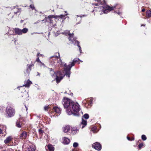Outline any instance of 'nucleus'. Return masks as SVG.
Returning a JSON list of instances; mask_svg holds the SVG:
<instances>
[{"mask_svg": "<svg viewBox=\"0 0 151 151\" xmlns=\"http://www.w3.org/2000/svg\"><path fill=\"white\" fill-rule=\"evenodd\" d=\"M51 59H52V60H54L55 61H57V63L58 65L55 64V65H63H63L64 66V70L65 72V75H66L68 78L70 77V70L71 68L74 65L75 63L77 61V59H74L73 62H70V64L68 65H66L65 63L64 64L62 61L61 60L60 58V55L59 52L56 53L55 55L50 57Z\"/></svg>", "mask_w": 151, "mask_h": 151, "instance_id": "1", "label": "nucleus"}, {"mask_svg": "<svg viewBox=\"0 0 151 151\" xmlns=\"http://www.w3.org/2000/svg\"><path fill=\"white\" fill-rule=\"evenodd\" d=\"M73 102L69 99L65 98L63 99V104L64 107L66 109V112L69 115H71L73 113V111L71 109V104Z\"/></svg>", "mask_w": 151, "mask_h": 151, "instance_id": "2", "label": "nucleus"}, {"mask_svg": "<svg viewBox=\"0 0 151 151\" xmlns=\"http://www.w3.org/2000/svg\"><path fill=\"white\" fill-rule=\"evenodd\" d=\"M97 1L98 3H94L93 4L96 6H97L98 5H102L101 4V2L100 0H97ZM99 6L100 7H99L98 8V9H99L98 10H99V11H101L103 12V13L105 14H106L109 11L114 10L115 8L114 7H111L108 6Z\"/></svg>", "mask_w": 151, "mask_h": 151, "instance_id": "3", "label": "nucleus"}, {"mask_svg": "<svg viewBox=\"0 0 151 151\" xmlns=\"http://www.w3.org/2000/svg\"><path fill=\"white\" fill-rule=\"evenodd\" d=\"M71 109L73 112V113L72 114H73L74 116L79 115L78 112L80 110V108L79 105L78 103L73 102L71 104Z\"/></svg>", "mask_w": 151, "mask_h": 151, "instance_id": "4", "label": "nucleus"}, {"mask_svg": "<svg viewBox=\"0 0 151 151\" xmlns=\"http://www.w3.org/2000/svg\"><path fill=\"white\" fill-rule=\"evenodd\" d=\"M15 111L14 109L10 106L7 107L6 109V116L7 117H10L14 115Z\"/></svg>", "mask_w": 151, "mask_h": 151, "instance_id": "5", "label": "nucleus"}, {"mask_svg": "<svg viewBox=\"0 0 151 151\" xmlns=\"http://www.w3.org/2000/svg\"><path fill=\"white\" fill-rule=\"evenodd\" d=\"M92 147L98 150H100L101 149V144L98 142L93 143L92 145Z\"/></svg>", "mask_w": 151, "mask_h": 151, "instance_id": "6", "label": "nucleus"}, {"mask_svg": "<svg viewBox=\"0 0 151 151\" xmlns=\"http://www.w3.org/2000/svg\"><path fill=\"white\" fill-rule=\"evenodd\" d=\"M70 129V127L69 125L64 126L62 128V130L65 133L68 134Z\"/></svg>", "mask_w": 151, "mask_h": 151, "instance_id": "7", "label": "nucleus"}, {"mask_svg": "<svg viewBox=\"0 0 151 151\" xmlns=\"http://www.w3.org/2000/svg\"><path fill=\"white\" fill-rule=\"evenodd\" d=\"M27 137V132L25 131H23L19 135V137L22 139H25Z\"/></svg>", "mask_w": 151, "mask_h": 151, "instance_id": "8", "label": "nucleus"}, {"mask_svg": "<svg viewBox=\"0 0 151 151\" xmlns=\"http://www.w3.org/2000/svg\"><path fill=\"white\" fill-rule=\"evenodd\" d=\"M35 147L31 145L27 147L25 151H35Z\"/></svg>", "mask_w": 151, "mask_h": 151, "instance_id": "9", "label": "nucleus"}, {"mask_svg": "<svg viewBox=\"0 0 151 151\" xmlns=\"http://www.w3.org/2000/svg\"><path fill=\"white\" fill-rule=\"evenodd\" d=\"M45 147L47 151H54V148L51 145L49 144L46 145Z\"/></svg>", "mask_w": 151, "mask_h": 151, "instance_id": "10", "label": "nucleus"}, {"mask_svg": "<svg viewBox=\"0 0 151 151\" xmlns=\"http://www.w3.org/2000/svg\"><path fill=\"white\" fill-rule=\"evenodd\" d=\"M62 142L64 143L68 144L70 142V139L66 137H63L62 139Z\"/></svg>", "mask_w": 151, "mask_h": 151, "instance_id": "11", "label": "nucleus"}, {"mask_svg": "<svg viewBox=\"0 0 151 151\" xmlns=\"http://www.w3.org/2000/svg\"><path fill=\"white\" fill-rule=\"evenodd\" d=\"M32 82L29 80L24 82V84L23 86L29 87L30 85L32 84Z\"/></svg>", "mask_w": 151, "mask_h": 151, "instance_id": "12", "label": "nucleus"}, {"mask_svg": "<svg viewBox=\"0 0 151 151\" xmlns=\"http://www.w3.org/2000/svg\"><path fill=\"white\" fill-rule=\"evenodd\" d=\"M78 131V130L77 129L76 127H73L71 129V133L72 134H76Z\"/></svg>", "mask_w": 151, "mask_h": 151, "instance_id": "13", "label": "nucleus"}, {"mask_svg": "<svg viewBox=\"0 0 151 151\" xmlns=\"http://www.w3.org/2000/svg\"><path fill=\"white\" fill-rule=\"evenodd\" d=\"M13 139L12 137L11 136H9L5 140H4V143L5 144L8 143L10 141H11L12 139Z\"/></svg>", "mask_w": 151, "mask_h": 151, "instance_id": "14", "label": "nucleus"}, {"mask_svg": "<svg viewBox=\"0 0 151 151\" xmlns=\"http://www.w3.org/2000/svg\"><path fill=\"white\" fill-rule=\"evenodd\" d=\"M87 125V121L84 120L83 119H82V122L81 124V126L82 125V128L84 127H85Z\"/></svg>", "mask_w": 151, "mask_h": 151, "instance_id": "15", "label": "nucleus"}, {"mask_svg": "<svg viewBox=\"0 0 151 151\" xmlns=\"http://www.w3.org/2000/svg\"><path fill=\"white\" fill-rule=\"evenodd\" d=\"M53 109L54 111L56 113L59 114L61 112L60 109L58 107H54Z\"/></svg>", "mask_w": 151, "mask_h": 151, "instance_id": "16", "label": "nucleus"}, {"mask_svg": "<svg viewBox=\"0 0 151 151\" xmlns=\"http://www.w3.org/2000/svg\"><path fill=\"white\" fill-rule=\"evenodd\" d=\"M15 33L19 35H22V30L18 28H16L15 29Z\"/></svg>", "mask_w": 151, "mask_h": 151, "instance_id": "17", "label": "nucleus"}, {"mask_svg": "<svg viewBox=\"0 0 151 151\" xmlns=\"http://www.w3.org/2000/svg\"><path fill=\"white\" fill-rule=\"evenodd\" d=\"M63 76H60L59 77L58 76H57L56 78V82L57 83H58L60 81L63 79Z\"/></svg>", "mask_w": 151, "mask_h": 151, "instance_id": "18", "label": "nucleus"}, {"mask_svg": "<svg viewBox=\"0 0 151 151\" xmlns=\"http://www.w3.org/2000/svg\"><path fill=\"white\" fill-rule=\"evenodd\" d=\"M68 14H65V15H61L60 16H57L56 15V16L55 17V19H58L59 18L60 19H63L64 17H65V16H67L68 15Z\"/></svg>", "mask_w": 151, "mask_h": 151, "instance_id": "19", "label": "nucleus"}, {"mask_svg": "<svg viewBox=\"0 0 151 151\" xmlns=\"http://www.w3.org/2000/svg\"><path fill=\"white\" fill-rule=\"evenodd\" d=\"M22 125V123L20 121H17L16 123V126L20 128Z\"/></svg>", "mask_w": 151, "mask_h": 151, "instance_id": "20", "label": "nucleus"}, {"mask_svg": "<svg viewBox=\"0 0 151 151\" xmlns=\"http://www.w3.org/2000/svg\"><path fill=\"white\" fill-rule=\"evenodd\" d=\"M69 39L70 41H71L72 42H73V40L74 41V40H73L72 39V38H73V34H69Z\"/></svg>", "mask_w": 151, "mask_h": 151, "instance_id": "21", "label": "nucleus"}, {"mask_svg": "<svg viewBox=\"0 0 151 151\" xmlns=\"http://www.w3.org/2000/svg\"><path fill=\"white\" fill-rule=\"evenodd\" d=\"M145 147L144 144L143 143H140L139 144L138 146V147L139 150H140L143 147Z\"/></svg>", "mask_w": 151, "mask_h": 151, "instance_id": "22", "label": "nucleus"}, {"mask_svg": "<svg viewBox=\"0 0 151 151\" xmlns=\"http://www.w3.org/2000/svg\"><path fill=\"white\" fill-rule=\"evenodd\" d=\"M147 16L148 18L151 17V11L149 10L147 11L146 12Z\"/></svg>", "mask_w": 151, "mask_h": 151, "instance_id": "23", "label": "nucleus"}, {"mask_svg": "<svg viewBox=\"0 0 151 151\" xmlns=\"http://www.w3.org/2000/svg\"><path fill=\"white\" fill-rule=\"evenodd\" d=\"M56 16V15H50L48 17V18L49 19V20L51 21V19L52 18H55V17Z\"/></svg>", "mask_w": 151, "mask_h": 151, "instance_id": "24", "label": "nucleus"}, {"mask_svg": "<svg viewBox=\"0 0 151 151\" xmlns=\"http://www.w3.org/2000/svg\"><path fill=\"white\" fill-rule=\"evenodd\" d=\"M28 31V29L26 28H24L22 30V33H25Z\"/></svg>", "mask_w": 151, "mask_h": 151, "instance_id": "25", "label": "nucleus"}, {"mask_svg": "<svg viewBox=\"0 0 151 151\" xmlns=\"http://www.w3.org/2000/svg\"><path fill=\"white\" fill-rule=\"evenodd\" d=\"M0 128H1V130H2V132L3 131H5L6 129V127L4 125H2L0 127Z\"/></svg>", "mask_w": 151, "mask_h": 151, "instance_id": "26", "label": "nucleus"}, {"mask_svg": "<svg viewBox=\"0 0 151 151\" xmlns=\"http://www.w3.org/2000/svg\"><path fill=\"white\" fill-rule=\"evenodd\" d=\"M141 138L142 139L143 141L146 140L147 139L146 136L144 134H143L142 135Z\"/></svg>", "mask_w": 151, "mask_h": 151, "instance_id": "27", "label": "nucleus"}, {"mask_svg": "<svg viewBox=\"0 0 151 151\" xmlns=\"http://www.w3.org/2000/svg\"><path fill=\"white\" fill-rule=\"evenodd\" d=\"M83 117L86 119H88L89 117V116L88 114H86L83 115Z\"/></svg>", "mask_w": 151, "mask_h": 151, "instance_id": "28", "label": "nucleus"}, {"mask_svg": "<svg viewBox=\"0 0 151 151\" xmlns=\"http://www.w3.org/2000/svg\"><path fill=\"white\" fill-rule=\"evenodd\" d=\"M76 42L77 43V45L78 46V47L79 48V51H80V52L81 53V48L80 46L79 45V42H78L77 41Z\"/></svg>", "mask_w": 151, "mask_h": 151, "instance_id": "29", "label": "nucleus"}, {"mask_svg": "<svg viewBox=\"0 0 151 151\" xmlns=\"http://www.w3.org/2000/svg\"><path fill=\"white\" fill-rule=\"evenodd\" d=\"M49 108V106H45L44 107V109L45 111H47Z\"/></svg>", "mask_w": 151, "mask_h": 151, "instance_id": "30", "label": "nucleus"}, {"mask_svg": "<svg viewBox=\"0 0 151 151\" xmlns=\"http://www.w3.org/2000/svg\"><path fill=\"white\" fill-rule=\"evenodd\" d=\"M78 145V144L77 142H74L73 145V146L74 147H77Z\"/></svg>", "mask_w": 151, "mask_h": 151, "instance_id": "31", "label": "nucleus"}, {"mask_svg": "<svg viewBox=\"0 0 151 151\" xmlns=\"http://www.w3.org/2000/svg\"><path fill=\"white\" fill-rule=\"evenodd\" d=\"M29 7H30V8H31V9H32L33 10L35 8V7H34V5H31L29 6Z\"/></svg>", "mask_w": 151, "mask_h": 151, "instance_id": "32", "label": "nucleus"}, {"mask_svg": "<svg viewBox=\"0 0 151 151\" xmlns=\"http://www.w3.org/2000/svg\"><path fill=\"white\" fill-rule=\"evenodd\" d=\"M36 61L37 62H38L39 63H41V61H40V60L39 59V57H37V59L36 60Z\"/></svg>", "mask_w": 151, "mask_h": 151, "instance_id": "33", "label": "nucleus"}, {"mask_svg": "<svg viewBox=\"0 0 151 151\" xmlns=\"http://www.w3.org/2000/svg\"><path fill=\"white\" fill-rule=\"evenodd\" d=\"M39 133L42 134L43 132V131L42 130L40 129L39 130Z\"/></svg>", "mask_w": 151, "mask_h": 151, "instance_id": "34", "label": "nucleus"}, {"mask_svg": "<svg viewBox=\"0 0 151 151\" xmlns=\"http://www.w3.org/2000/svg\"><path fill=\"white\" fill-rule=\"evenodd\" d=\"M87 100H86V99H85L84 100H83V103H87L88 102V101H87Z\"/></svg>", "mask_w": 151, "mask_h": 151, "instance_id": "35", "label": "nucleus"}, {"mask_svg": "<svg viewBox=\"0 0 151 151\" xmlns=\"http://www.w3.org/2000/svg\"><path fill=\"white\" fill-rule=\"evenodd\" d=\"M40 65H41V66H42L44 67H45V65L43 63H42V62H41V63H40Z\"/></svg>", "mask_w": 151, "mask_h": 151, "instance_id": "36", "label": "nucleus"}, {"mask_svg": "<svg viewBox=\"0 0 151 151\" xmlns=\"http://www.w3.org/2000/svg\"><path fill=\"white\" fill-rule=\"evenodd\" d=\"M40 55L42 56L43 55H41V54H40V53H38L37 54V56L38 57H39V56H40Z\"/></svg>", "mask_w": 151, "mask_h": 151, "instance_id": "37", "label": "nucleus"}, {"mask_svg": "<svg viewBox=\"0 0 151 151\" xmlns=\"http://www.w3.org/2000/svg\"><path fill=\"white\" fill-rule=\"evenodd\" d=\"M127 139L129 140H130V137H127Z\"/></svg>", "mask_w": 151, "mask_h": 151, "instance_id": "38", "label": "nucleus"}, {"mask_svg": "<svg viewBox=\"0 0 151 151\" xmlns=\"http://www.w3.org/2000/svg\"><path fill=\"white\" fill-rule=\"evenodd\" d=\"M145 11V9H142V12H144Z\"/></svg>", "mask_w": 151, "mask_h": 151, "instance_id": "39", "label": "nucleus"}, {"mask_svg": "<svg viewBox=\"0 0 151 151\" xmlns=\"http://www.w3.org/2000/svg\"><path fill=\"white\" fill-rule=\"evenodd\" d=\"M116 13L119 15H120L121 14V13L120 12H119L118 13L116 12Z\"/></svg>", "mask_w": 151, "mask_h": 151, "instance_id": "40", "label": "nucleus"}, {"mask_svg": "<svg viewBox=\"0 0 151 151\" xmlns=\"http://www.w3.org/2000/svg\"><path fill=\"white\" fill-rule=\"evenodd\" d=\"M145 26V24H142L141 25V27H142V26Z\"/></svg>", "mask_w": 151, "mask_h": 151, "instance_id": "41", "label": "nucleus"}, {"mask_svg": "<svg viewBox=\"0 0 151 151\" xmlns=\"http://www.w3.org/2000/svg\"><path fill=\"white\" fill-rule=\"evenodd\" d=\"M85 17V16H86V15H82V16H81L80 17H81V18L82 17Z\"/></svg>", "mask_w": 151, "mask_h": 151, "instance_id": "42", "label": "nucleus"}, {"mask_svg": "<svg viewBox=\"0 0 151 151\" xmlns=\"http://www.w3.org/2000/svg\"><path fill=\"white\" fill-rule=\"evenodd\" d=\"M94 128H93L92 129V131L93 132H95L94 130Z\"/></svg>", "mask_w": 151, "mask_h": 151, "instance_id": "43", "label": "nucleus"}, {"mask_svg": "<svg viewBox=\"0 0 151 151\" xmlns=\"http://www.w3.org/2000/svg\"><path fill=\"white\" fill-rule=\"evenodd\" d=\"M37 73H38V74L37 75L40 76V74L39 73H38V72Z\"/></svg>", "mask_w": 151, "mask_h": 151, "instance_id": "44", "label": "nucleus"}, {"mask_svg": "<svg viewBox=\"0 0 151 151\" xmlns=\"http://www.w3.org/2000/svg\"><path fill=\"white\" fill-rule=\"evenodd\" d=\"M11 30H9V33H10V32H11Z\"/></svg>", "mask_w": 151, "mask_h": 151, "instance_id": "45", "label": "nucleus"}, {"mask_svg": "<svg viewBox=\"0 0 151 151\" xmlns=\"http://www.w3.org/2000/svg\"><path fill=\"white\" fill-rule=\"evenodd\" d=\"M50 71H52V68L50 69Z\"/></svg>", "mask_w": 151, "mask_h": 151, "instance_id": "46", "label": "nucleus"}, {"mask_svg": "<svg viewBox=\"0 0 151 151\" xmlns=\"http://www.w3.org/2000/svg\"><path fill=\"white\" fill-rule=\"evenodd\" d=\"M132 139H133V140H134V138L133 137Z\"/></svg>", "mask_w": 151, "mask_h": 151, "instance_id": "47", "label": "nucleus"}, {"mask_svg": "<svg viewBox=\"0 0 151 151\" xmlns=\"http://www.w3.org/2000/svg\"><path fill=\"white\" fill-rule=\"evenodd\" d=\"M77 17H79V16H78V15H77Z\"/></svg>", "mask_w": 151, "mask_h": 151, "instance_id": "48", "label": "nucleus"}, {"mask_svg": "<svg viewBox=\"0 0 151 151\" xmlns=\"http://www.w3.org/2000/svg\"><path fill=\"white\" fill-rule=\"evenodd\" d=\"M55 63V62H54V63ZM54 64L55 65V63H54Z\"/></svg>", "mask_w": 151, "mask_h": 151, "instance_id": "49", "label": "nucleus"}, {"mask_svg": "<svg viewBox=\"0 0 151 151\" xmlns=\"http://www.w3.org/2000/svg\"><path fill=\"white\" fill-rule=\"evenodd\" d=\"M27 96H28V94H27Z\"/></svg>", "mask_w": 151, "mask_h": 151, "instance_id": "50", "label": "nucleus"}, {"mask_svg": "<svg viewBox=\"0 0 151 151\" xmlns=\"http://www.w3.org/2000/svg\"><path fill=\"white\" fill-rule=\"evenodd\" d=\"M150 151H151V150Z\"/></svg>", "mask_w": 151, "mask_h": 151, "instance_id": "51", "label": "nucleus"}]
</instances>
